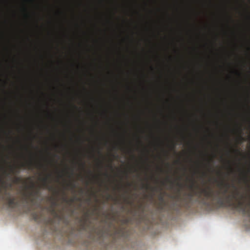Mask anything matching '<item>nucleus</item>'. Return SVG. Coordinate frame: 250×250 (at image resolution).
<instances>
[{
  "label": "nucleus",
  "mask_w": 250,
  "mask_h": 250,
  "mask_svg": "<svg viewBox=\"0 0 250 250\" xmlns=\"http://www.w3.org/2000/svg\"><path fill=\"white\" fill-rule=\"evenodd\" d=\"M199 189L198 191L193 190L192 192L188 194L187 198L189 202H190L193 196H196L199 199L201 203L204 205H208V200L211 202L216 201L217 205L219 207H223L225 205V202L222 196V191L218 190L214 191L209 187L205 188H199L197 187Z\"/></svg>",
  "instance_id": "f257e3e1"
},
{
  "label": "nucleus",
  "mask_w": 250,
  "mask_h": 250,
  "mask_svg": "<svg viewBox=\"0 0 250 250\" xmlns=\"http://www.w3.org/2000/svg\"><path fill=\"white\" fill-rule=\"evenodd\" d=\"M30 188L31 190L23 192L22 199L26 204L35 205L40 195V188H35V184L32 182Z\"/></svg>",
  "instance_id": "f03ea898"
},
{
  "label": "nucleus",
  "mask_w": 250,
  "mask_h": 250,
  "mask_svg": "<svg viewBox=\"0 0 250 250\" xmlns=\"http://www.w3.org/2000/svg\"><path fill=\"white\" fill-rule=\"evenodd\" d=\"M7 187L5 186V190L4 194L0 196V198L2 199H5L7 203L8 206L12 208H14L19 205V201L17 200L16 197L13 195L10 191L6 190Z\"/></svg>",
  "instance_id": "7ed1b4c3"
},
{
  "label": "nucleus",
  "mask_w": 250,
  "mask_h": 250,
  "mask_svg": "<svg viewBox=\"0 0 250 250\" xmlns=\"http://www.w3.org/2000/svg\"><path fill=\"white\" fill-rule=\"evenodd\" d=\"M47 209L48 212L53 216L54 219H56L59 221H61L62 219V212L64 210V208L60 210L59 212L57 211L56 208L54 207H48Z\"/></svg>",
  "instance_id": "20e7f679"
},
{
  "label": "nucleus",
  "mask_w": 250,
  "mask_h": 250,
  "mask_svg": "<svg viewBox=\"0 0 250 250\" xmlns=\"http://www.w3.org/2000/svg\"><path fill=\"white\" fill-rule=\"evenodd\" d=\"M51 177L52 175L49 173L47 174L45 177L42 179V187L44 188L47 189L49 190H52L53 189V187L49 185V184L51 182Z\"/></svg>",
  "instance_id": "39448f33"
},
{
  "label": "nucleus",
  "mask_w": 250,
  "mask_h": 250,
  "mask_svg": "<svg viewBox=\"0 0 250 250\" xmlns=\"http://www.w3.org/2000/svg\"><path fill=\"white\" fill-rule=\"evenodd\" d=\"M5 186L7 187L6 190L8 191V188H12V184L11 183H7L2 179L0 178V196L4 194L5 190Z\"/></svg>",
  "instance_id": "423d86ee"
},
{
  "label": "nucleus",
  "mask_w": 250,
  "mask_h": 250,
  "mask_svg": "<svg viewBox=\"0 0 250 250\" xmlns=\"http://www.w3.org/2000/svg\"><path fill=\"white\" fill-rule=\"evenodd\" d=\"M37 166H39L40 167H42L43 166L42 164H38L36 162L33 161L32 159H31L26 164H22L21 167H24L28 169L31 170L36 167Z\"/></svg>",
  "instance_id": "0eeeda50"
},
{
  "label": "nucleus",
  "mask_w": 250,
  "mask_h": 250,
  "mask_svg": "<svg viewBox=\"0 0 250 250\" xmlns=\"http://www.w3.org/2000/svg\"><path fill=\"white\" fill-rule=\"evenodd\" d=\"M72 91L73 94L77 97H82L88 94L87 90L84 86L83 87V90H77L73 87Z\"/></svg>",
  "instance_id": "6e6552de"
},
{
  "label": "nucleus",
  "mask_w": 250,
  "mask_h": 250,
  "mask_svg": "<svg viewBox=\"0 0 250 250\" xmlns=\"http://www.w3.org/2000/svg\"><path fill=\"white\" fill-rule=\"evenodd\" d=\"M95 233L100 238H102L104 235L105 230L104 228H100L95 230Z\"/></svg>",
  "instance_id": "1a4fd4ad"
},
{
  "label": "nucleus",
  "mask_w": 250,
  "mask_h": 250,
  "mask_svg": "<svg viewBox=\"0 0 250 250\" xmlns=\"http://www.w3.org/2000/svg\"><path fill=\"white\" fill-rule=\"evenodd\" d=\"M51 201V205L49 207L55 208L58 205V201L54 197H51L49 198Z\"/></svg>",
  "instance_id": "9d476101"
},
{
  "label": "nucleus",
  "mask_w": 250,
  "mask_h": 250,
  "mask_svg": "<svg viewBox=\"0 0 250 250\" xmlns=\"http://www.w3.org/2000/svg\"><path fill=\"white\" fill-rule=\"evenodd\" d=\"M32 216L36 222H39L41 219V215L38 212H33L32 214Z\"/></svg>",
  "instance_id": "9b49d317"
},
{
  "label": "nucleus",
  "mask_w": 250,
  "mask_h": 250,
  "mask_svg": "<svg viewBox=\"0 0 250 250\" xmlns=\"http://www.w3.org/2000/svg\"><path fill=\"white\" fill-rule=\"evenodd\" d=\"M250 173V170H249L247 172L243 173V180L245 182H248V178L249 177V174Z\"/></svg>",
  "instance_id": "f8f14e48"
},
{
  "label": "nucleus",
  "mask_w": 250,
  "mask_h": 250,
  "mask_svg": "<svg viewBox=\"0 0 250 250\" xmlns=\"http://www.w3.org/2000/svg\"><path fill=\"white\" fill-rule=\"evenodd\" d=\"M63 201L67 203H69V202L72 203L74 202V199L72 198L70 200H68L66 198L64 197L63 198Z\"/></svg>",
  "instance_id": "ddd939ff"
},
{
  "label": "nucleus",
  "mask_w": 250,
  "mask_h": 250,
  "mask_svg": "<svg viewBox=\"0 0 250 250\" xmlns=\"http://www.w3.org/2000/svg\"><path fill=\"white\" fill-rule=\"evenodd\" d=\"M67 186L71 187V188L72 189H74L76 187L75 184L74 183H70L67 184Z\"/></svg>",
  "instance_id": "4468645a"
},
{
  "label": "nucleus",
  "mask_w": 250,
  "mask_h": 250,
  "mask_svg": "<svg viewBox=\"0 0 250 250\" xmlns=\"http://www.w3.org/2000/svg\"><path fill=\"white\" fill-rule=\"evenodd\" d=\"M21 180V177H15L14 179V183H19V182H20Z\"/></svg>",
  "instance_id": "2eb2a0df"
},
{
  "label": "nucleus",
  "mask_w": 250,
  "mask_h": 250,
  "mask_svg": "<svg viewBox=\"0 0 250 250\" xmlns=\"http://www.w3.org/2000/svg\"><path fill=\"white\" fill-rule=\"evenodd\" d=\"M150 188V186L148 184H143L142 186V188H145L146 189H148Z\"/></svg>",
  "instance_id": "dca6fc26"
},
{
  "label": "nucleus",
  "mask_w": 250,
  "mask_h": 250,
  "mask_svg": "<svg viewBox=\"0 0 250 250\" xmlns=\"http://www.w3.org/2000/svg\"><path fill=\"white\" fill-rule=\"evenodd\" d=\"M10 172L12 173H14L15 171V167H14L13 166H10Z\"/></svg>",
  "instance_id": "f3484780"
},
{
  "label": "nucleus",
  "mask_w": 250,
  "mask_h": 250,
  "mask_svg": "<svg viewBox=\"0 0 250 250\" xmlns=\"http://www.w3.org/2000/svg\"><path fill=\"white\" fill-rule=\"evenodd\" d=\"M233 152H236L237 153L240 154V152L239 149H232Z\"/></svg>",
  "instance_id": "a211bd4d"
},
{
  "label": "nucleus",
  "mask_w": 250,
  "mask_h": 250,
  "mask_svg": "<svg viewBox=\"0 0 250 250\" xmlns=\"http://www.w3.org/2000/svg\"><path fill=\"white\" fill-rule=\"evenodd\" d=\"M126 91L127 92H129L131 90L130 87L128 85H127L126 86Z\"/></svg>",
  "instance_id": "6ab92c4d"
},
{
  "label": "nucleus",
  "mask_w": 250,
  "mask_h": 250,
  "mask_svg": "<svg viewBox=\"0 0 250 250\" xmlns=\"http://www.w3.org/2000/svg\"><path fill=\"white\" fill-rule=\"evenodd\" d=\"M192 182V184L190 186V188H191L192 189H193V187L195 183V181L194 180Z\"/></svg>",
  "instance_id": "aec40b11"
},
{
  "label": "nucleus",
  "mask_w": 250,
  "mask_h": 250,
  "mask_svg": "<svg viewBox=\"0 0 250 250\" xmlns=\"http://www.w3.org/2000/svg\"><path fill=\"white\" fill-rule=\"evenodd\" d=\"M121 231H122L121 230H117L116 233L117 234H120L121 232Z\"/></svg>",
  "instance_id": "412c9836"
},
{
  "label": "nucleus",
  "mask_w": 250,
  "mask_h": 250,
  "mask_svg": "<svg viewBox=\"0 0 250 250\" xmlns=\"http://www.w3.org/2000/svg\"><path fill=\"white\" fill-rule=\"evenodd\" d=\"M167 182H169V183H171V184H173V182H172L171 180H170V179H169V178H168L167 179Z\"/></svg>",
  "instance_id": "4be33fe9"
},
{
  "label": "nucleus",
  "mask_w": 250,
  "mask_h": 250,
  "mask_svg": "<svg viewBox=\"0 0 250 250\" xmlns=\"http://www.w3.org/2000/svg\"><path fill=\"white\" fill-rule=\"evenodd\" d=\"M115 95H116V96L117 94H119V91H118V90L116 89V90H115Z\"/></svg>",
  "instance_id": "5701e85b"
},
{
  "label": "nucleus",
  "mask_w": 250,
  "mask_h": 250,
  "mask_svg": "<svg viewBox=\"0 0 250 250\" xmlns=\"http://www.w3.org/2000/svg\"><path fill=\"white\" fill-rule=\"evenodd\" d=\"M99 166L102 167H103V164L101 162H100Z\"/></svg>",
  "instance_id": "b1692460"
},
{
  "label": "nucleus",
  "mask_w": 250,
  "mask_h": 250,
  "mask_svg": "<svg viewBox=\"0 0 250 250\" xmlns=\"http://www.w3.org/2000/svg\"><path fill=\"white\" fill-rule=\"evenodd\" d=\"M87 216H88V214H87V213H86L85 214V218H87ZM86 219H87L86 218L85 219V222L86 221Z\"/></svg>",
  "instance_id": "393cba45"
},
{
  "label": "nucleus",
  "mask_w": 250,
  "mask_h": 250,
  "mask_svg": "<svg viewBox=\"0 0 250 250\" xmlns=\"http://www.w3.org/2000/svg\"><path fill=\"white\" fill-rule=\"evenodd\" d=\"M4 173H5L7 175H8L10 174V173H7L5 170H4Z\"/></svg>",
  "instance_id": "a878e982"
},
{
  "label": "nucleus",
  "mask_w": 250,
  "mask_h": 250,
  "mask_svg": "<svg viewBox=\"0 0 250 250\" xmlns=\"http://www.w3.org/2000/svg\"><path fill=\"white\" fill-rule=\"evenodd\" d=\"M177 185H178V186L180 187H182V185H181V184L179 183H177Z\"/></svg>",
  "instance_id": "bb28decb"
},
{
  "label": "nucleus",
  "mask_w": 250,
  "mask_h": 250,
  "mask_svg": "<svg viewBox=\"0 0 250 250\" xmlns=\"http://www.w3.org/2000/svg\"><path fill=\"white\" fill-rule=\"evenodd\" d=\"M104 175H105L106 177H107L108 176V174H107V173H104Z\"/></svg>",
  "instance_id": "cd10ccee"
},
{
  "label": "nucleus",
  "mask_w": 250,
  "mask_h": 250,
  "mask_svg": "<svg viewBox=\"0 0 250 250\" xmlns=\"http://www.w3.org/2000/svg\"><path fill=\"white\" fill-rule=\"evenodd\" d=\"M77 120L76 121L77 122V123H80L81 122V121H80V120H78V119H77V120Z\"/></svg>",
  "instance_id": "c85d7f7f"
},
{
  "label": "nucleus",
  "mask_w": 250,
  "mask_h": 250,
  "mask_svg": "<svg viewBox=\"0 0 250 250\" xmlns=\"http://www.w3.org/2000/svg\"><path fill=\"white\" fill-rule=\"evenodd\" d=\"M151 190H152V191H154V190H155V188H151Z\"/></svg>",
  "instance_id": "c756f323"
},
{
  "label": "nucleus",
  "mask_w": 250,
  "mask_h": 250,
  "mask_svg": "<svg viewBox=\"0 0 250 250\" xmlns=\"http://www.w3.org/2000/svg\"><path fill=\"white\" fill-rule=\"evenodd\" d=\"M82 166L83 167H84V163H82Z\"/></svg>",
  "instance_id": "7c9ffc66"
},
{
  "label": "nucleus",
  "mask_w": 250,
  "mask_h": 250,
  "mask_svg": "<svg viewBox=\"0 0 250 250\" xmlns=\"http://www.w3.org/2000/svg\"><path fill=\"white\" fill-rule=\"evenodd\" d=\"M175 147V144H173V146H172V148L174 149Z\"/></svg>",
  "instance_id": "2f4dec72"
},
{
  "label": "nucleus",
  "mask_w": 250,
  "mask_h": 250,
  "mask_svg": "<svg viewBox=\"0 0 250 250\" xmlns=\"http://www.w3.org/2000/svg\"><path fill=\"white\" fill-rule=\"evenodd\" d=\"M160 200H161L163 201V197H161L160 198Z\"/></svg>",
  "instance_id": "473e14b6"
},
{
  "label": "nucleus",
  "mask_w": 250,
  "mask_h": 250,
  "mask_svg": "<svg viewBox=\"0 0 250 250\" xmlns=\"http://www.w3.org/2000/svg\"><path fill=\"white\" fill-rule=\"evenodd\" d=\"M98 153H99L100 155H102V153H101V151H100V150H99V151H98Z\"/></svg>",
  "instance_id": "72a5a7b5"
},
{
  "label": "nucleus",
  "mask_w": 250,
  "mask_h": 250,
  "mask_svg": "<svg viewBox=\"0 0 250 250\" xmlns=\"http://www.w3.org/2000/svg\"><path fill=\"white\" fill-rule=\"evenodd\" d=\"M75 125H76L77 126H78V123H76V124H75Z\"/></svg>",
  "instance_id": "f704fd0d"
},
{
  "label": "nucleus",
  "mask_w": 250,
  "mask_h": 250,
  "mask_svg": "<svg viewBox=\"0 0 250 250\" xmlns=\"http://www.w3.org/2000/svg\"><path fill=\"white\" fill-rule=\"evenodd\" d=\"M249 94L250 95V91L249 92Z\"/></svg>",
  "instance_id": "c9c22d12"
}]
</instances>
